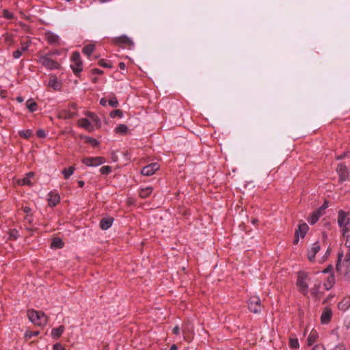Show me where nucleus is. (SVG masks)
<instances>
[{
	"label": "nucleus",
	"instance_id": "20",
	"mask_svg": "<svg viewBox=\"0 0 350 350\" xmlns=\"http://www.w3.org/2000/svg\"><path fill=\"white\" fill-rule=\"evenodd\" d=\"M152 191V187H147L146 188L141 189L139 191V195L142 198H146L151 194Z\"/></svg>",
	"mask_w": 350,
	"mask_h": 350
},
{
	"label": "nucleus",
	"instance_id": "60",
	"mask_svg": "<svg viewBox=\"0 0 350 350\" xmlns=\"http://www.w3.org/2000/svg\"><path fill=\"white\" fill-rule=\"evenodd\" d=\"M16 100L18 102V103H23L24 101V99L23 97L21 96H18L16 98Z\"/></svg>",
	"mask_w": 350,
	"mask_h": 350
},
{
	"label": "nucleus",
	"instance_id": "13",
	"mask_svg": "<svg viewBox=\"0 0 350 350\" xmlns=\"http://www.w3.org/2000/svg\"><path fill=\"white\" fill-rule=\"evenodd\" d=\"M45 38L48 42L51 44H59V37L55 33L48 31L45 33Z\"/></svg>",
	"mask_w": 350,
	"mask_h": 350
},
{
	"label": "nucleus",
	"instance_id": "42",
	"mask_svg": "<svg viewBox=\"0 0 350 350\" xmlns=\"http://www.w3.org/2000/svg\"><path fill=\"white\" fill-rule=\"evenodd\" d=\"M111 171V167L110 166H103L100 169V172L102 174H108Z\"/></svg>",
	"mask_w": 350,
	"mask_h": 350
},
{
	"label": "nucleus",
	"instance_id": "62",
	"mask_svg": "<svg viewBox=\"0 0 350 350\" xmlns=\"http://www.w3.org/2000/svg\"><path fill=\"white\" fill-rule=\"evenodd\" d=\"M346 154H342L336 157V159L340 160L342 159L345 157Z\"/></svg>",
	"mask_w": 350,
	"mask_h": 350
},
{
	"label": "nucleus",
	"instance_id": "43",
	"mask_svg": "<svg viewBox=\"0 0 350 350\" xmlns=\"http://www.w3.org/2000/svg\"><path fill=\"white\" fill-rule=\"evenodd\" d=\"M39 334V332H31V331H27L25 334V337L26 339L31 338L33 336H36Z\"/></svg>",
	"mask_w": 350,
	"mask_h": 350
},
{
	"label": "nucleus",
	"instance_id": "1",
	"mask_svg": "<svg viewBox=\"0 0 350 350\" xmlns=\"http://www.w3.org/2000/svg\"><path fill=\"white\" fill-rule=\"evenodd\" d=\"M27 317L29 321L35 325L42 326L47 323V317L42 311L28 310Z\"/></svg>",
	"mask_w": 350,
	"mask_h": 350
},
{
	"label": "nucleus",
	"instance_id": "11",
	"mask_svg": "<svg viewBox=\"0 0 350 350\" xmlns=\"http://www.w3.org/2000/svg\"><path fill=\"white\" fill-rule=\"evenodd\" d=\"M320 250V245L319 242L313 243L310 250L308 252V258L312 262L314 260L316 254Z\"/></svg>",
	"mask_w": 350,
	"mask_h": 350
},
{
	"label": "nucleus",
	"instance_id": "24",
	"mask_svg": "<svg viewBox=\"0 0 350 350\" xmlns=\"http://www.w3.org/2000/svg\"><path fill=\"white\" fill-rule=\"evenodd\" d=\"M321 283L318 282L315 284L314 286L311 288V294L314 297L319 298L321 293L320 292Z\"/></svg>",
	"mask_w": 350,
	"mask_h": 350
},
{
	"label": "nucleus",
	"instance_id": "58",
	"mask_svg": "<svg viewBox=\"0 0 350 350\" xmlns=\"http://www.w3.org/2000/svg\"><path fill=\"white\" fill-rule=\"evenodd\" d=\"M23 211L25 213H29L30 211H31V208L28 206H25L23 208Z\"/></svg>",
	"mask_w": 350,
	"mask_h": 350
},
{
	"label": "nucleus",
	"instance_id": "48",
	"mask_svg": "<svg viewBox=\"0 0 350 350\" xmlns=\"http://www.w3.org/2000/svg\"><path fill=\"white\" fill-rule=\"evenodd\" d=\"M342 256H343V254H338V262H337V264H336V269H337L338 271H339V270H340V264H339V263H340V262L341 261V259H342Z\"/></svg>",
	"mask_w": 350,
	"mask_h": 350
},
{
	"label": "nucleus",
	"instance_id": "2",
	"mask_svg": "<svg viewBox=\"0 0 350 350\" xmlns=\"http://www.w3.org/2000/svg\"><path fill=\"white\" fill-rule=\"evenodd\" d=\"M38 62L48 69L59 68V64L55 60L49 58L47 55H42L38 59Z\"/></svg>",
	"mask_w": 350,
	"mask_h": 350
},
{
	"label": "nucleus",
	"instance_id": "46",
	"mask_svg": "<svg viewBox=\"0 0 350 350\" xmlns=\"http://www.w3.org/2000/svg\"><path fill=\"white\" fill-rule=\"evenodd\" d=\"M37 136L40 138H44L46 137V133L44 130L40 129L37 131Z\"/></svg>",
	"mask_w": 350,
	"mask_h": 350
},
{
	"label": "nucleus",
	"instance_id": "29",
	"mask_svg": "<svg viewBox=\"0 0 350 350\" xmlns=\"http://www.w3.org/2000/svg\"><path fill=\"white\" fill-rule=\"evenodd\" d=\"M75 168L74 166H70L68 169L65 168L62 170V174L65 179L69 178V177L72 175L74 173Z\"/></svg>",
	"mask_w": 350,
	"mask_h": 350
},
{
	"label": "nucleus",
	"instance_id": "6",
	"mask_svg": "<svg viewBox=\"0 0 350 350\" xmlns=\"http://www.w3.org/2000/svg\"><path fill=\"white\" fill-rule=\"evenodd\" d=\"M82 162L88 166H98L105 162V159L101 157H87L83 159Z\"/></svg>",
	"mask_w": 350,
	"mask_h": 350
},
{
	"label": "nucleus",
	"instance_id": "17",
	"mask_svg": "<svg viewBox=\"0 0 350 350\" xmlns=\"http://www.w3.org/2000/svg\"><path fill=\"white\" fill-rule=\"evenodd\" d=\"M29 48V44L28 43H22V46L21 49L15 51L12 55H13V57L15 58V59H18L19 58L23 52L26 51Z\"/></svg>",
	"mask_w": 350,
	"mask_h": 350
},
{
	"label": "nucleus",
	"instance_id": "4",
	"mask_svg": "<svg viewBox=\"0 0 350 350\" xmlns=\"http://www.w3.org/2000/svg\"><path fill=\"white\" fill-rule=\"evenodd\" d=\"M248 308L249 310L257 314L261 311L260 299L258 297H252L248 301Z\"/></svg>",
	"mask_w": 350,
	"mask_h": 350
},
{
	"label": "nucleus",
	"instance_id": "51",
	"mask_svg": "<svg viewBox=\"0 0 350 350\" xmlns=\"http://www.w3.org/2000/svg\"><path fill=\"white\" fill-rule=\"evenodd\" d=\"M312 350H325V349L323 345H316L314 346Z\"/></svg>",
	"mask_w": 350,
	"mask_h": 350
},
{
	"label": "nucleus",
	"instance_id": "5",
	"mask_svg": "<svg viewBox=\"0 0 350 350\" xmlns=\"http://www.w3.org/2000/svg\"><path fill=\"white\" fill-rule=\"evenodd\" d=\"M113 42L115 44H122L128 46L129 49H131L134 46L133 40L126 35L114 38Z\"/></svg>",
	"mask_w": 350,
	"mask_h": 350
},
{
	"label": "nucleus",
	"instance_id": "44",
	"mask_svg": "<svg viewBox=\"0 0 350 350\" xmlns=\"http://www.w3.org/2000/svg\"><path fill=\"white\" fill-rule=\"evenodd\" d=\"M99 66L104 68H111V64L110 62H106L104 59H100L98 62Z\"/></svg>",
	"mask_w": 350,
	"mask_h": 350
},
{
	"label": "nucleus",
	"instance_id": "52",
	"mask_svg": "<svg viewBox=\"0 0 350 350\" xmlns=\"http://www.w3.org/2000/svg\"><path fill=\"white\" fill-rule=\"evenodd\" d=\"M172 332L174 334H176V335H178L180 333V328L178 325L175 326L173 329H172Z\"/></svg>",
	"mask_w": 350,
	"mask_h": 350
},
{
	"label": "nucleus",
	"instance_id": "64",
	"mask_svg": "<svg viewBox=\"0 0 350 350\" xmlns=\"http://www.w3.org/2000/svg\"><path fill=\"white\" fill-rule=\"evenodd\" d=\"M258 222V220L257 219H255V218H254V219H253L252 220V223L253 224H256Z\"/></svg>",
	"mask_w": 350,
	"mask_h": 350
},
{
	"label": "nucleus",
	"instance_id": "39",
	"mask_svg": "<svg viewBox=\"0 0 350 350\" xmlns=\"http://www.w3.org/2000/svg\"><path fill=\"white\" fill-rule=\"evenodd\" d=\"M123 116V113L121 110L120 109H116V110H113L112 111L111 113H110V116L111 118H115L116 116H118L120 118H122Z\"/></svg>",
	"mask_w": 350,
	"mask_h": 350
},
{
	"label": "nucleus",
	"instance_id": "56",
	"mask_svg": "<svg viewBox=\"0 0 350 350\" xmlns=\"http://www.w3.org/2000/svg\"><path fill=\"white\" fill-rule=\"evenodd\" d=\"M332 269H333L332 266L329 265V267H327L325 269H324L323 271V273H329L332 271Z\"/></svg>",
	"mask_w": 350,
	"mask_h": 350
},
{
	"label": "nucleus",
	"instance_id": "14",
	"mask_svg": "<svg viewBox=\"0 0 350 350\" xmlns=\"http://www.w3.org/2000/svg\"><path fill=\"white\" fill-rule=\"evenodd\" d=\"M49 86L52 88L54 90L58 91L62 88V83L57 80L56 77L52 76L49 79Z\"/></svg>",
	"mask_w": 350,
	"mask_h": 350
},
{
	"label": "nucleus",
	"instance_id": "35",
	"mask_svg": "<svg viewBox=\"0 0 350 350\" xmlns=\"http://www.w3.org/2000/svg\"><path fill=\"white\" fill-rule=\"evenodd\" d=\"M85 142L87 143L91 144L94 147H96L99 144V142L97 139L90 137H86Z\"/></svg>",
	"mask_w": 350,
	"mask_h": 350
},
{
	"label": "nucleus",
	"instance_id": "33",
	"mask_svg": "<svg viewBox=\"0 0 350 350\" xmlns=\"http://www.w3.org/2000/svg\"><path fill=\"white\" fill-rule=\"evenodd\" d=\"M128 131V127L125 124H120L116 128V132L120 134H126Z\"/></svg>",
	"mask_w": 350,
	"mask_h": 350
},
{
	"label": "nucleus",
	"instance_id": "21",
	"mask_svg": "<svg viewBox=\"0 0 350 350\" xmlns=\"http://www.w3.org/2000/svg\"><path fill=\"white\" fill-rule=\"evenodd\" d=\"M64 331V327L60 325L58 327L53 328L51 330V336L53 338H58Z\"/></svg>",
	"mask_w": 350,
	"mask_h": 350
},
{
	"label": "nucleus",
	"instance_id": "9",
	"mask_svg": "<svg viewBox=\"0 0 350 350\" xmlns=\"http://www.w3.org/2000/svg\"><path fill=\"white\" fill-rule=\"evenodd\" d=\"M337 172L340 176L339 180L343 182L346 180L349 176L347 167L343 163H339L337 167Z\"/></svg>",
	"mask_w": 350,
	"mask_h": 350
},
{
	"label": "nucleus",
	"instance_id": "40",
	"mask_svg": "<svg viewBox=\"0 0 350 350\" xmlns=\"http://www.w3.org/2000/svg\"><path fill=\"white\" fill-rule=\"evenodd\" d=\"M71 59L74 63L79 62V61H81L79 53L77 51L72 53Z\"/></svg>",
	"mask_w": 350,
	"mask_h": 350
},
{
	"label": "nucleus",
	"instance_id": "34",
	"mask_svg": "<svg viewBox=\"0 0 350 350\" xmlns=\"http://www.w3.org/2000/svg\"><path fill=\"white\" fill-rule=\"evenodd\" d=\"M80 125L83 128L90 130L91 128V122L86 118H82L80 120Z\"/></svg>",
	"mask_w": 350,
	"mask_h": 350
},
{
	"label": "nucleus",
	"instance_id": "7",
	"mask_svg": "<svg viewBox=\"0 0 350 350\" xmlns=\"http://www.w3.org/2000/svg\"><path fill=\"white\" fill-rule=\"evenodd\" d=\"M338 224L339 226L350 225V217H349V213L342 210H340L338 215Z\"/></svg>",
	"mask_w": 350,
	"mask_h": 350
},
{
	"label": "nucleus",
	"instance_id": "8",
	"mask_svg": "<svg viewBox=\"0 0 350 350\" xmlns=\"http://www.w3.org/2000/svg\"><path fill=\"white\" fill-rule=\"evenodd\" d=\"M159 168V164L157 163H150L144 167L141 171V173L144 176H151Z\"/></svg>",
	"mask_w": 350,
	"mask_h": 350
},
{
	"label": "nucleus",
	"instance_id": "19",
	"mask_svg": "<svg viewBox=\"0 0 350 350\" xmlns=\"http://www.w3.org/2000/svg\"><path fill=\"white\" fill-rule=\"evenodd\" d=\"M34 173L33 172H29L26 174V176L24 177L23 179L18 180V183L21 185H31L32 183L31 182V178L33 177Z\"/></svg>",
	"mask_w": 350,
	"mask_h": 350
},
{
	"label": "nucleus",
	"instance_id": "50",
	"mask_svg": "<svg viewBox=\"0 0 350 350\" xmlns=\"http://www.w3.org/2000/svg\"><path fill=\"white\" fill-rule=\"evenodd\" d=\"M340 228H342V235L345 237L346 236V234L349 232V229L348 228V226H340Z\"/></svg>",
	"mask_w": 350,
	"mask_h": 350
},
{
	"label": "nucleus",
	"instance_id": "57",
	"mask_svg": "<svg viewBox=\"0 0 350 350\" xmlns=\"http://www.w3.org/2000/svg\"><path fill=\"white\" fill-rule=\"evenodd\" d=\"M107 103V101L106 98H101V99L100 100V104L102 106H106Z\"/></svg>",
	"mask_w": 350,
	"mask_h": 350
},
{
	"label": "nucleus",
	"instance_id": "26",
	"mask_svg": "<svg viewBox=\"0 0 350 350\" xmlns=\"http://www.w3.org/2000/svg\"><path fill=\"white\" fill-rule=\"evenodd\" d=\"M26 107L31 112H34L37 110V103L33 99L27 100Z\"/></svg>",
	"mask_w": 350,
	"mask_h": 350
},
{
	"label": "nucleus",
	"instance_id": "54",
	"mask_svg": "<svg viewBox=\"0 0 350 350\" xmlns=\"http://www.w3.org/2000/svg\"><path fill=\"white\" fill-rule=\"evenodd\" d=\"M345 262L350 265V252L347 254Z\"/></svg>",
	"mask_w": 350,
	"mask_h": 350
},
{
	"label": "nucleus",
	"instance_id": "16",
	"mask_svg": "<svg viewBox=\"0 0 350 350\" xmlns=\"http://www.w3.org/2000/svg\"><path fill=\"white\" fill-rule=\"evenodd\" d=\"M59 200L60 197L57 193H53V192L49 193V198L48 199L49 206H55L59 202Z\"/></svg>",
	"mask_w": 350,
	"mask_h": 350
},
{
	"label": "nucleus",
	"instance_id": "59",
	"mask_svg": "<svg viewBox=\"0 0 350 350\" xmlns=\"http://www.w3.org/2000/svg\"><path fill=\"white\" fill-rule=\"evenodd\" d=\"M126 66H125V64L124 62H120L119 64V68L122 70H124Z\"/></svg>",
	"mask_w": 350,
	"mask_h": 350
},
{
	"label": "nucleus",
	"instance_id": "61",
	"mask_svg": "<svg viewBox=\"0 0 350 350\" xmlns=\"http://www.w3.org/2000/svg\"><path fill=\"white\" fill-rule=\"evenodd\" d=\"M84 184H85V183H84V181H83V180H79V181H78V185H79V186L80 187H83V185H84Z\"/></svg>",
	"mask_w": 350,
	"mask_h": 350
},
{
	"label": "nucleus",
	"instance_id": "28",
	"mask_svg": "<svg viewBox=\"0 0 350 350\" xmlns=\"http://www.w3.org/2000/svg\"><path fill=\"white\" fill-rule=\"evenodd\" d=\"M321 215H322V213H320V211L317 210L312 213L310 218L309 219V222L311 224H314L319 220Z\"/></svg>",
	"mask_w": 350,
	"mask_h": 350
},
{
	"label": "nucleus",
	"instance_id": "22",
	"mask_svg": "<svg viewBox=\"0 0 350 350\" xmlns=\"http://www.w3.org/2000/svg\"><path fill=\"white\" fill-rule=\"evenodd\" d=\"M335 282V278L334 274H331L327 277V281L323 284L326 290H329L334 285Z\"/></svg>",
	"mask_w": 350,
	"mask_h": 350
},
{
	"label": "nucleus",
	"instance_id": "3",
	"mask_svg": "<svg viewBox=\"0 0 350 350\" xmlns=\"http://www.w3.org/2000/svg\"><path fill=\"white\" fill-rule=\"evenodd\" d=\"M308 275L306 273H299L297 281V284L299 287V291L306 295L308 292V286L306 282Z\"/></svg>",
	"mask_w": 350,
	"mask_h": 350
},
{
	"label": "nucleus",
	"instance_id": "25",
	"mask_svg": "<svg viewBox=\"0 0 350 350\" xmlns=\"http://www.w3.org/2000/svg\"><path fill=\"white\" fill-rule=\"evenodd\" d=\"M70 66L76 75L79 74L83 70L81 61H79V62H75L74 64L71 65Z\"/></svg>",
	"mask_w": 350,
	"mask_h": 350
},
{
	"label": "nucleus",
	"instance_id": "10",
	"mask_svg": "<svg viewBox=\"0 0 350 350\" xmlns=\"http://www.w3.org/2000/svg\"><path fill=\"white\" fill-rule=\"evenodd\" d=\"M332 316V311L329 308H325L321 316V322L323 324L328 323Z\"/></svg>",
	"mask_w": 350,
	"mask_h": 350
},
{
	"label": "nucleus",
	"instance_id": "27",
	"mask_svg": "<svg viewBox=\"0 0 350 350\" xmlns=\"http://www.w3.org/2000/svg\"><path fill=\"white\" fill-rule=\"evenodd\" d=\"M63 246L64 243L62 240L57 237L54 238L51 244L52 248H62Z\"/></svg>",
	"mask_w": 350,
	"mask_h": 350
},
{
	"label": "nucleus",
	"instance_id": "41",
	"mask_svg": "<svg viewBox=\"0 0 350 350\" xmlns=\"http://www.w3.org/2000/svg\"><path fill=\"white\" fill-rule=\"evenodd\" d=\"M108 103L111 107L114 108H116L118 106V101L116 97H113L109 99Z\"/></svg>",
	"mask_w": 350,
	"mask_h": 350
},
{
	"label": "nucleus",
	"instance_id": "63",
	"mask_svg": "<svg viewBox=\"0 0 350 350\" xmlns=\"http://www.w3.org/2000/svg\"><path fill=\"white\" fill-rule=\"evenodd\" d=\"M170 350H178V347L176 345H172L171 347H170Z\"/></svg>",
	"mask_w": 350,
	"mask_h": 350
},
{
	"label": "nucleus",
	"instance_id": "30",
	"mask_svg": "<svg viewBox=\"0 0 350 350\" xmlns=\"http://www.w3.org/2000/svg\"><path fill=\"white\" fill-rule=\"evenodd\" d=\"M88 116L91 118V120L94 122L97 127H100L101 125V122L100 118L94 113L88 112Z\"/></svg>",
	"mask_w": 350,
	"mask_h": 350
},
{
	"label": "nucleus",
	"instance_id": "31",
	"mask_svg": "<svg viewBox=\"0 0 350 350\" xmlns=\"http://www.w3.org/2000/svg\"><path fill=\"white\" fill-rule=\"evenodd\" d=\"M192 332V326L189 323L184 325L183 327V333L184 334V338L187 340V334H190Z\"/></svg>",
	"mask_w": 350,
	"mask_h": 350
},
{
	"label": "nucleus",
	"instance_id": "18",
	"mask_svg": "<svg viewBox=\"0 0 350 350\" xmlns=\"http://www.w3.org/2000/svg\"><path fill=\"white\" fill-rule=\"evenodd\" d=\"M338 308L340 310L345 311L350 307V297H345L338 303Z\"/></svg>",
	"mask_w": 350,
	"mask_h": 350
},
{
	"label": "nucleus",
	"instance_id": "36",
	"mask_svg": "<svg viewBox=\"0 0 350 350\" xmlns=\"http://www.w3.org/2000/svg\"><path fill=\"white\" fill-rule=\"evenodd\" d=\"M18 236V232L16 229H12L9 232V238L11 239L15 240Z\"/></svg>",
	"mask_w": 350,
	"mask_h": 350
},
{
	"label": "nucleus",
	"instance_id": "55",
	"mask_svg": "<svg viewBox=\"0 0 350 350\" xmlns=\"http://www.w3.org/2000/svg\"><path fill=\"white\" fill-rule=\"evenodd\" d=\"M334 350H346L345 347L343 345H337Z\"/></svg>",
	"mask_w": 350,
	"mask_h": 350
},
{
	"label": "nucleus",
	"instance_id": "49",
	"mask_svg": "<svg viewBox=\"0 0 350 350\" xmlns=\"http://www.w3.org/2000/svg\"><path fill=\"white\" fill-rule=\"evenodd\" d=\"M53 350H65V349L59 343H56L53 345Z\"/></svg>",
	"mask_w": 350,
	"mask_h": 350
},
{
	"label": "nucleus",
	"instance_id": "23",
	"mask_svg": "<svg viewBox=\"0 0 350 350\" xmlns=\"http://www.w3.org/2000/svg\"><path fill=\"white\" fill-rule=\"evenodd\" d=\"M319 337L318 333L316 331L312 330L308 338V345L309 346L312 345Z\"/></svg>",
	"mask_w": 350,
	"mask_h": 350
},
{
	"label": "nucleus",
	"instance_id": "53",
	"mask_svg": "<svg viewBox=\"0 0 350 350\" xmlns=\"http://www.w3.org/2000/svg\"><path fill=\"white\" fill-rule=\"evenodd\" d=\"M92 72L94 74L102 75L103 73V71L98 68H94L92 70Z\"/></svg>",
	"mask_w": 350,
	"mask_h": 350
},
{
	"label": "nucleus",
	"instance_id": "12",
	"mask_svg": "<svg viewBox=\"0 0 350 350\" xmlns=\"http://www.w3.org/2000/svg\"><path fill=\"white\" fill-rule=\"evenodd\" d=\"M308 226L306 223L299 225L298 228L295 231V237L304 238L308 231Z\"/></svg>",
	"mask_w": 350,
	"mask_h": 350
},
{
	"label": "nucleus",
	"instance_id": "45",
	"mask_svg": "<svg viewBox=\"0 0 350 350\" xmlns=\"http://www.w3.org/2000/svg\"><path fill=\"white\" fill-rule=\"evenodd\" d=\"M3 16L8 19H11L13 18L12 13L10 12L8 10H3Z\"/></svg>",
	"mask_w": 350,
	"mask_h": 350
},
{
	"label": "nucleus",
	"instance_id": "37",
	"mask_svg": "<svg viewBox=\"0 0 350 350\" xmlns=\"http://www.w3.org/2000/svg\"><path fill=\"white\" fill-rule=\"evenodd\" d=\"M32 134L31 130L21 131H19V135L25 139H28Z\"/></svg>",
	"mask_w": 350,
	"mask_h": 350
},
{
	"label": "nucleus",
	"instance_id": "47",
	"mask_svg": "<svg viewBox=\"0 0 350 350\" xmlns=\"http://www.w3.org/2000/svg\"><path fill=\"white\" fill-rule=\"evenodd\" d=\"M327 207H328V202L325 201L324 203L323 204V205L317 211H320V213H321L323 214V212L324 211V210L325 208H327Z\"/></svg>",
	"mask_w": 350,
	"mask_h": 350
},
{
	"label": "nucleus",
	"instance_id": "32",
	"mask_svg": "<svg viewBox=\"0 0 350 350\" xmlns=\"http://www.w3.org/2000/svg\"><path fill=\"white\" fill-rule=\"evenodd\" d=\"M94 50V45L93 44H88L83 47V53L87 55L88 56H90Z\"/></svg>",
	"mask_w": 350,
	"mask_h": 350
},
{
	"label": "nucleus",
	"instance_id": "15",
	"mask_svg": "<svg viewBox=\"0 0 350 350\" xmlns=\"http://www.w3.org/2000/svg\"><path fill=\"white\" fill-rule=\"evenodd\" d=\"M113 221L112 217L103 218L100 221V227L103 230H107L111 226Z\"/></svg>",
	"mask_w": 350,
	"mask_h": 350
},
{
	"label": "nucleus",
	"instance_id": "38",
	"mask_svg": "<svg viewBox=\"0 0 350 350\" xmlns=\"http://www.w3.org/2000/svg\"><path fill=\"white\" fill-rule=\"evenodd\" d=\"M289 343L291 347L293 349H297L299 347L297 338H291Z\"/></svg>",
	"mask_w": 350,
	"mask_h": 350
}]
</instances>
